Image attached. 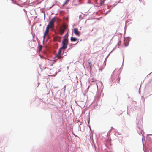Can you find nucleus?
Wrapping results in <instances>:
<instances>
[{
    "label": "nucleus",
    "instance_id": "9d476101",
    "mask_svg": "<svg viewBox=\"0 0 152 152\" xmlns=\"http://www.w3.org/2000/svg\"><path fill=\"white\" fill-rule=\"evenodd\" d=\"M42 45H40L39 46V52L40 51L42 48Z\"/></svg>",
    "mask_w": 152,
    "mask_h": 152
},
{
    "label": "nucleus",
    "instance_id": "ddd939ff",
    "mask_svg": "<svg viewBox=\"0 0 152 152\" xmlns=\"http://www.w3.org/2000/svg\"><path fill=\"white\" fill-rule=\"evenodd\" d=\"M104 1H102L100 2V4L101 5H102L103 4H104Z\"/></svg>",
    "mask_w": 152,
    "mask_h": 152
},
{
    "label": "nucleus",
    "instance_id": "2eb2a0df",
    "mask_svg": "<svg viewBox=\"0 0 152 152\" xmlns=\"http://www.w3.org/2000/svg\"><path fill=\"white\" fill-rule=\"evenodd\" d=\"M47 35H45V34H44V36H43V38L44 39H45V37Z\"/></svg>",
    "mask_w": 152,
    "mask_h": 152
},
{
    "label": "nucleus",
    "instance_id": "f257e3e1",
    "mask_svg": "<svg viewBox=\"0 0 152 152\" xmlns=\"http://www.w3.org/2000/svg\"><path fill=\"white\" fill-rule=\"evenodd\" d=\"M64 50L63 49L60 48L58 53L55 54L54 59L56 60L59 59L62 60L63 57V55Z\"/></svg>",
    "mask_w": 152,
    "mask_h": 152
},
{
    "label": "nucleus",
    "instance_id": "6e6552de",
    "mask_svg": "<svg viewBox=\"0 0 152 152\" xmlns=\"http://www.w3.org/2000/svg\"><path fill=\"white\" fill-rule=\"evenodd\" d=\"M77 39L74 37H72L71 38L70 40L72 42H75L77 40Z\"/></svg>",
    "mask_w": 152,
    "mask_h": 152
},
{
    "label": "nucleus",
    "instance_id": "7ed1b4c3",
    "mask_svg": "<svg viewBox=\"0 0 152 152\" xmlns=\"http://www.w3.org/2000/svg\"><path fill=\"white\" fill-rule=\"evenodd\" d=\"M55 20L56 18L53 17L51 20L47 27H48L49 28H52L54 26V23Z\"/></svg>",
    "mask_w": 152,
    "mask_h": 152
},
{
    "label": "nucleus",
    "instance_id": "0eeeda50",
    "mask_svg": "<svg viewBox=\"0 0 152 152\" xmlns=\"http://www.w3.org/2000/svg\"><path fill=\"white\" fill-rule=\"evenodd\" d=\"M49 28H49L48 27H46V31L44 33L45 35H47V34L48 33Z\"/></svg>",
    "mask_w": 152,
    "mask_h": 152
},
{
    "label": "nucleus",
    "instance_id": "39448f33",
    "mask_svg": "<svg viewBox=\"0 0 152 152\" xmlns=\"http://www.w3.org/2000/svg\"><path fill=\"white\" fill-rule=\"evenodd\" d=\"M74 32L75 34L78 36H79L80 35V32L78 31V29L77 28H75L74 29Z\"/></svg>",
    "mask_w": 152,
    "mask_h": 152
},
{
    "label": "nucleus",
    "instance_id": "20e7f679",
    "mask_svg": "<svg viewBox=\"0 0 152 152\" xmlns=\"http://www.w3.org/2000/svg\"><path fill=\"white\" fill-rule=\"evenodd\" d=\"M67 28V26L65 25H63L61 27L59 30L60 34L61 35H62L64 33L65 29Z\"/></svg>",
    "mask_w": 152,
    "mask_h": 152
},
{
    "label": "nucleus",
    "instance_id": "9b49d317",
    "mask_svg": "<svg viewBox=\"0 0 152 152\" xmlns=\"http://www.w3.org/2000/svg\"><path fill=\"white\" fill-rule=\"evenodd\" d=\"M68 32H67V33L63 37L64 38H68Z\"/></svg>",
    "mask_w": 152,
    "mask_h": 152
},
{
    "label": "nucleus",
    "instance_id": "f03ea898",
    "mask_svg": "<svg viewBox=\"0 0 152 152\" xmlns=\"http://www.w3.org/2000/svg\"><path fill=\"white\" fill-rule=\"evenodd\" d=\"M68 38H64L62 42L63 46L60 48L61 49H63V50H64L66 49L67 47V45L68 44Z\"/></svg>",
    "mask_w": 152,
    "mask_h": 152
},
{
    "label": "nucleus",
    "instance_id": "423d86ee",
    "mask_svg": "<svg viewBox=\"0 0 152 152\" xmlns=\"http://www.w3.org/2000/svg\"><path fill=\"white\" fill-rule=\"evenodd\" d=\"M54 38H55L56 40L57 41L59 42H61V37L57 36V37H55Z\"/></svg>",
    "mask_w": 152,
    "mask_h": 152
},
{
    "label": "nucleus",
    "instance_id": "f8f14e48",
    "mask_svg": "<svg viewBox=\"0 0 152 152\" xmlns=\"http://www.w3.org/2000/svg\"><path fill=\"white\" fill-rule=\"evenodd\" d=\"M69 0H66L65 3L63 4V5H65L66 3H67L69 1Z\"/></svg>",
    "mask_w": 152,
    "mask_h": 152
},
{
    "label": "nucleus",
    "instance_id": "1a4fd4ad",
    "mask_svg": "<svg viewBox=\"0 0 152 152\" xmlns=\"http://www.w3.org/2000/svg\"><path fill=\"white\" fill-rule=\"evenodd\" d=\"M88 64L90 67V68L91 69H92V64L91 61L89 60H88Z\"/></svg>",
    "mask_w": 152,
    "mask_h": 152
},
{
    "label": "nucleus",
    "instance_id": "4468645a",
    "mask_svg": "<svg viewBox=\"0 0 152 152\" xmlns=\"http://www.w3.org/2000/svg\"><path fill=\"white\" fill-rule=\"evenodd\" d=\"M117 81L118 82H119L120 81V78H118V79H117Z\"/></svg>",
    "mask_w": 152,
    "mask_h": 152
}]
</instances>
